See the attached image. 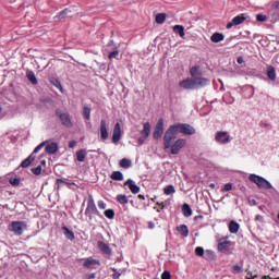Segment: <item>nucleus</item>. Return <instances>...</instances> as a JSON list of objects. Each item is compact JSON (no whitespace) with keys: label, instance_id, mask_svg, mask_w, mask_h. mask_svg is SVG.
<instances>
[{"label":"nucleus","instance_id":"1","mask_svg":"<svg viewBox=\"0 0 279 279\" xmlns=\"http://www.w3.org/2000/svg\"><path fill=\"white\" fill-rule=\"evenodd\" d=\"M178 134L193 136V134H195V128H193L191 124L170 125L163 136L165 149H169L171 147V144L173 143V141H175Z\"/></svg>","mask_w":279,"mask_h":279},{"label":"nucleus","instance_id":"2","mask_svg":"<svg viewBox=\"0 0 279 279\" xmlns=\"http://www.w3.org/2000/svg\"><path fill=\"white\" fill-rule=\"evenodd\" d=\"M45 147L46 154H49L50 156H53V154H58V143L52 142L51 140H47L41 142L35 149L34 154H38L40 149Z\"/></svg>","mask_w":279,"mask_h":279},{"label":"nucleus","instance_id":"3","mask_svg":"<svg viewBox=\"0 0 279 279\" xmlns=\"http://www.w3.org/2000/svg\"><path fill=\"white\" fill-rule=\"evenodd\" d=\"M248 180L250 182H253V184H256L258 189H265L266 191L274 189V185H271L267 179L258 174H250Z\"/></svg>","mask_w":279,"mask_h":279},{"label":"nucleus","instance_id":"4","mask_svg":"<svg viewBox=\"0 0 279 279\" xmlns=\"http://www.w3.org/2000/svg\"><path fill=\"white\" fill-rule=\"evenodd\" d=\"M215 142L217 145H230L232 143V135L228 131H217L215 133Z\"/></svg>","mask_w":279,"mask_h":279},{"label":"nucleus","instance_id":"5","mask_svg":"<svg viewBox=\"0 0 279 279\" xmlns=\"http://www.w3.org/2000/svg\"><path fill=\"white\" fill-rule=\"evenodd\" d=\"M140 138L137 140L138 145H144L145 141L149 138V134H151V124L149 122L144 123V128L140 131Z\"/></svg>","mask_w":279,"mask_h":279},{"label":"nucleus","instance_id":"6","mask_svg":"<svg viewBox=\"0 0 279 279\" xmlns=\"http://www.w3.org/2000/svg\"><path fill=\"white\" fill-rule=\"evenodd\" d=\"M9 230H11V232H14V234L21 235L23 234L24 230H27V223L23 221H13L9 227Z\"/></svg>","mask_w":279,"mask_h":279},{"label":"nucleus","instance_id":"7","mask_svg":"<svg viewBox=\"0 0 279 279\" xmlns=\"http://www.w3.org/2000/svg\"><path fill=\"white\" fill-rule=\"evenodd\" d=\"M268 14H270L272 19V23H276V21H279V1L272 2L268 8Z\"/></svg>","mask_w":279,"mask_h":279},{"label":"nucleus","instance_id":"8","mask_svg":"<svg viewBox=\"0 0 279 279\" xmlns=\"http://www.w3.org/2000/svg\"><path fill=\"white\" fill-rule=\"evenodd\" d=\"M85 215H87V217H90V215H99V210L97 209V205H95V199L93 198V196H89L87 201Z\"/></svg>","mask_w":279,"mask_h":279},{"label":"nucleus","instance_id":"9","mask_svg":"<svg viewBox=\"0 0 279 279\" xmlns=\"http://www.w3.org/2000/svg\"><path fill=\"white\" fill-rule=\"evenodd\" d=\"M56 114L65 128H71L73 125V121H71V116L69 113L57 110Z\"/></svg>","mask_w":279,"mask_h":279},{"label":"nucleus","instance_id":"10","mask_svg":"<svg viewBox=\"0 0 279 279\" xmlns=\"http://www.w3.org/2000/svg\"><path fill=\"white\" fill-rule=\"evenodd\" d=\"M165 133V120L159 119L154 131V138L158 141V138H162V134Z\"/></svg>","mask_w":279,"mask_h":279},{"label":"nucleus","instance_id":"11","mask_svg":"<svg viewBox=\"0 0 279 279\" xmlns=\"http://www.w3.org/2000/svg\"><path fill=\"white\" fill-rule=\"evenodd\" d=\"M186 147V140L184 138H179L174 142V144L171 146V154L173 156H177V154H180V150Z\"/></svg>","mask_w":279,"mask_h":279},{"label":"nucleus","instance_id":"12","mask_svg":"<svg viewBox=\"0 0 279 279\" xmlns=\"http://www.w3.org/2000/svg\"><path fill=\"white\" fill-rule=\"evenodd\" d=\"M99 134L101 141H108V136H110V133L108 132V122L105 119L100 121Z\"/></svg>","mask_w":279,"mask_h":279},{"label":"nucleus","instance_id":"13","mask_svg":"<svg viewBox=\"0 0 279 279\" xmlns=\"http://www.w3.org/2000/svg\"><path fill=\"white\" fill-rule=\"evenodd\" d=\"M119 141H121V123L117 122L113 128L112 143L119 145Z\"/></svg>","mask_w":279,"mask_h":279},{"label":"nucleus","instance_id":"14","mask_svg":"<svg viewBox=\"0 0 279 279\" xmlns=\"http://www.w3.org/2000/svg\"><path fill=\"white\" fill-rule=\"evenodd\" d=\"M180 86L185 90H195V78H185L180 82Z\"/></svg>","mask_w":279,"mask_h":279},{"label":"nucleus","instance_id":"15","mask_svg":"<svg viewBox=\"0 0 279 279\" xmlns=\"http://www.w3.org/2000/svg\"><path fill=\"white\" fill-rule=\"evenodd\" d=\"M244 22H245V15L240 14L233 17L232 21L227 24V29H232V27H236V25H241V23H244Z\"/></svg>","mask_w":279,"mask_h":279},{"label":"nucleus","instance_id":"16","mask_svg":"<svg viewBox=\"0 0 279 279\" xmlns=\"http://www.w3.org/2000/svg\"><path fill=\"white\" fill-rule=\"evenodd\" d=\"M195 88H204V86H208L210 81L206 77L198 76L194 78Z\"/></svg>","mask_w":279,"mask_h":279},{"label":"nucleus","instance_id":"17","mask_svg":"<svg viewBox=\"0 0 279 279\" xmlns=\"http://www.w3.org/2000/svg\"><path fill=\"white\" fill-rule=\"evenodd\" d=\"M101 265V262L99 259H95L93 257H88L85 259L83 266L86 267L87 269H93L95 266Z\"/></svg>","mask_w":279,"mask_h":279},{"label":"nucleus","instance_id":"18","mask_svg":"<svg viewBox=\"0 0 279 279\" xmlns=\"http://www.w3.org/2000/svg\"><path fill=\"white\" fill-rule=\"evenodd\" d=\"M125 186H129L131 193H133L134 195L141 193V187L136 185V183L132 179H129L125 182Z\"/></svg>","mask_w":279,"mask_h":279},{"label":"nucleus","instance_id":"19","mask_svg":"<svg viewBox=\"0 0 279 279\" xmlns=\"http://www.w3.org/2000/svg\"><path fill=\"white\" fill-rule=\"evenodd\" d=\"M36 154L37 153L33 151L25 160L22 161L21 167H23V169H27V167L36 160Z\"/></svg>","mask_w":279,"mask_h":279},{"label":"nucleus","instance_id":"20","mask_svg":"<svg viewBox=\"0 0 279 279\" xmlns=\"http://www.w3.org/2000/svg\"><path fill=\"white\" fill-rule=\"evenodd\" d=\"M203 258H205V260H208V263H215V260H217V255L215 254V252L207 250L205 251V255H203Z\"/></svg>","mask_w":279,"mask_h":279},{"label":"nucleus","instance_id":"21","mask_svg":"<svg viewBox=\"0 0 279 279\" xmlns=\"http://www.w3.org/2000/svg\"><path fill=\"white\" fill-rule=\"evenodd\" d=\"M26 77H27L28 82H31V84H33L34 86H36V84H38V78H36V74L34 73V71L28 70L26 72Z\"/></svg>","mask_w":279,"mask_h":279},{"label":"nucleus","instance_id":"22","mask_svg":"<svg viewBox=\"0 0 279 279\" xmlns=\"http://www.w3.org/2000/svg\"><path fill=\"white\" fill-rule=\"evenodd\" d=\"M190 74L192 76V80H196L197 77H201L202 75V69L199 66H193L190 70Z\"/></svg>","mask_w":279,"mask_h":279},{"label":"nucleus","instance_id":"23","mask_svg":"<svg viewBox=\"0 0 279 279\" xmlns=\"http://www.w3.org/2000/svg\"><path fill=\"white\" fill-rule=\"evenodd\" d=\"M62 232H63L65 239H69L70 241H73V239H75V233H73V231L70 230L69 228L63 227Z\"/></svg>","mask_w":279,"mask_h":279},{"label":"nucleus","instance_id":"24","mask_svg":"<svg viewBox=\"0 0 279 279\" xmlns=\"http://www.w3.org/2000/svg\"><path fill=\"white\" fill-rule=\"evenodd\" d=\"M226 36L221 33H214L210 37L211 43H221Z\"/></svg>","mask_w":279,"mask_h":279},{"label":"nucleus","instance_id":"25","mask_svg":"<svg viewBox=\"0 0 279 279\" xmlns=\"http://www.w3.org/2000/svg\"><path fill=\"white\" fill-rule=\"evenodd\" d=\"M239 228H241V226L236 221H231L229 223V232H231V234H236Z\"/></svg>","mask_w":279,"mask_h":279},{"label":"nucleus","instance_id":"26","mask_svg":"<svg viewBox=\"0 0 279 279\" xmlns=\"http://www.w3.org/2000/svg\"><path fill=\"white\" fill-rule=\"evenodd\" d=\"M173 33L179 34V36L181 38H184V36H186V34L184 33V26H182V25H174Z\"/></svg>","mask_w":279,"mask_h":279},{"label":"nucleus","instance_id":"27","mask_svg":"<svg viewBox=\"0 0 279 279\" xmlns=\"http://www.w3.org/2000/svg\"><path fill=\"white\" fill-rule=\"evenodd\" d=\"M76 160L78 162H84V160H86V149H81L76 151Z\"/></svg>","mask_w":279,"mask_h":279},{"label":"nucleus","instance_id":"28","mask_svg":"<svg viewBox=\"0 0 279 279\" xmlns=\"http://www.w3.org/2000/svg\"><path fill=\"white\" fill-rule=\"evenodd\" d=\"M50 84H52V86H56V88L60 89L61 93H64V88L62 87V83H60V80L52 77L50 78Z\"/></svg>","mask_w":279,"mask_h":279},{"label":"nucleus","instance_id":"29","mask_svg":"<svg viewBox=\"0 0 279 279\" xmlns=\"http://www.w3.org/2000/svg\"><path fill=\"white\" fill-rule=\"evenodd\" d=\"M182 210L184 217H191L193 215V209H191V206H189V204H184Z\"/></svg>","mask_w":279,"mask_h":279},{"label":"nucleus","instance_id":"30","mask_svg":"<svg viewBox=\"0 0 279 279\" xmlns=\"http://www.w3.org/2000/svg\"><path fill=\"white\" fill-rule=\"evenodd\" d=\"M111 180H116L118 182H121L123 180V173L121 171H113L111 173Z\"/></svg>","mask_w":279,"mask_h":279},{"label":"nucleus","instance_id":"31","mask_svg":"<svg viewBox=\"0 0 279 279\" xmlns=\"http://www.w3.org/2000/svg\"><path fill=\"white\" fill-rule=\"evenodd\" d=\"M178 232H180V234H182V236H189V227H186L185 225H181L177 228Z\"/></svg>","mask_w":279,"mask_h":279},{"label":"nucleus","instance_id":"32","mask_svg":"<svg viewBox=\"0 0 279 279\" xmlns=\"http://www.w3.org/2000/svg\"><path fill=\"white\" fill-rule=\"evenodd\" d=\"M165 21H167V14H165V13H158V14L156 15V23H157L158 25H162V23H165Z\"/></svg>","mask_w":279,"mask_h":279},{"label":"nucleus","instance_id":"33","mask_svg":"<svg viewBox=\"0 0 279 279\" xmlns=\"http://www.w3.org/2000/svg\"><path fill=\"white\" fill-rule=\"evenodd\" d=\"M120 167H122V169H130V167H132V160H130L128 158H123L120 161Z\"/></svg>","mask_w":279,"mask_h":279},{"label":"nucleus","instance_id":"34","mask_svg":"<svg viewBox=\"0 0 279 279\" xmlns=\"http://www.w3.org/2000/svg\"><path fill=\"white\" fill-rule=\"evenodd\" d=\"M267 76L269 80H272V81L276 80V69L274 66H269L267 69Z\"/></svg>","mask_w":279,"mask_h":279},{"label":"nucleus","instance_id":"35","mask_svg":"<svg viewBox=\"0 0 279 279\" xmlns=\"http://www.w3.org/2000/svg\"><path fill=\"white\" fill-rule=\"evenodd\" d=\"M100 252H102V254H106L107 256H112V250L110 248V246L108 245H100Z\"/></svg>","mask_w":279,"mask_h":279},{"label":"nucleus","instance_id":"36","mask_svg":"<svg viewBox=\"0 0 279 279\" xmlns=\"http://www.w3.org/2000/svg\"><path fill=\"white\" fill-rule=\"evenodd\" d=\"M83 116L86 119V121H90V107L85 106L83 108Z\"/></svg>","mask_w":279,"mask_h":279},{"label":"nucleus","instance_id":"37","mask_svg":"<svg viewBox=\"0 0 279 279\" xmlns=\"http://www.w3.org/2000/svg\"><path fill=\"white\" fill-rule=\"evenodd\" d=\"M165 195H171L175 193V187L173 185H168L163 189Z\"/></svg>","mask_w":279,"mask_h":279},{"label":"nucleus","instance_id":"38","mask_svg":"<svg viewBox=\"0 0 279 279\" xmlns=\"http://www.w3.org/2000/svg\"><path fill=\"white\" fill-rule=\"evenodd\" d=\"M117 202H119V204H128L129 199L128 196L120 194L117 196Z\"/></svg>","mask_w":279,"mask_h":279},{"label":"nucleus","instance_id":"39","mask_svg":"<svg viewBox=\"0 0 279 279\" xmlns=\"http://www.w3.org/2000/svg\"><path fill=\"white\" fill-rule=\"evenodd\" d=\"M70 10L69 9H65L63 11H61L58 15H57V19H66V16H69L70 14Z\"/></svg>","mask_w":279,"mask_h":279},{"label":"nucleus","instance_id":"40","mask_svg":"<svg viewBox=\"0 0 279 279\" xmlns=\"http://www.w3.org/2000/svg\"><path fill=\"white\" fill-rule=\"evenodd\" d=\"M195 254H196V256L204 257V255L206 254V251H204V247L198 246V247L195 248Z\"/></svg>","mask_w":279,"mask_h":279},{"label":"nucleus","instance_id":"41","mask_svg":"<svg viewBox=\"0 0 279 279\" xmlns=\"http://www.w3.org/2000/svg\"><path fill=\"white\" fill-rule=\"evenodd\" d=\"M9 182L11 186H19V184H21V180L19 178H11Z\"/></svg>","mask_w":279,"mask_h":279},{"label":"nucleus","instance_id":"42","mask_svg":"<svg viewBox=\"0 0 279 279\" xmlns=\"http://www.w3.org/2000/svg\"><path fill=\"white\" fill-rule=\"evenodd\" d=\"M105 217H107V219H114V211L112 209L105 210Z\"/></svg>","mask_w":279,"mask_h":279},{"label":"nucleus","instance_id":"43","mask_svg":"<svg viewBox=\"0 0 279 279\" xmlns=\"http://www.w3.org/2000/svg\"><path fill=\"white\" fill-rule=\"evenodd\" d=\"M32 173H34V175H40L43 173V166H38L36 168H33Z\"/></svg>","mask_w":279,"mask_h":279},{"label":"nucleus","instance_id":"44","mask_svg":"<svg viewBox=\"0 0 279 279\" xmlns=\"http://www.w3.org/2000/svg\"><path fill=\"white\" fill-rule=\"evenodd\" d=\"M57 184H66L68 186H73L75 183L73 181H64L62 179H57Z\"/></svg>","mask_w":279,"mask_h":279},{"label":"nucleus","instance_id":"45","mask_svg":"<svg viewBox=\"0 0 279 279\" xmlns=\"http://www.w3.org/2000/svg\"><path fill=\"white\" fill-rule=\"evenodd\" d=\"M241 271H243V268H241V266H239V265H233V267H232V274H241Z\"/></svg>","mask_w":279,"mask_h":279},{"label":"nucleus","instance_id":"46","mask_svg":"<svg viewBox=\"0 0 279 279\" xmlns=\"http://www.w3.org/2000/svg\"><path fill=\"white\" fill-rule=\"evenodd\" d=\"M256 20L259 23H265V21H267V15H265V14H257Z\"/></svg>","mask_w":279,"mask_h":279},{"label":"nucleus","instance_id":"47","mask_svg":"<svg viewBox=\"0 0 279 279\" xmlns=\"http://www.w3.org/2000/svg\"><path fill=\"white\" fill-rule=\"evenodd\" d=\"M161 279H171V272L169 270H166L161 274Z\"/></svg>","mask_w":279,"mask_h":279},{"label":"nucleus","instance_id":"48","mask_svg":"<svg viewBox=\"0 0 279 279\" xmlns=\"http://www.w3.org/2000/svg\"><path fill=\"white\" fill-rule=\"evenodd\" d=\"M118 57H119V50H114L109 53V60H113V58H118Z\"/></svg>","mask_w":279,"mask_h":279},{"label":"nucleus","instance_id":"49","mask_svg":"<svg viewBox=\"0 0 279 279\" xmlns=\"http://www.w3.org/2000/svg\"><path fill=\"white\" fill-rule=\"evenodd\" d=\"M98 208H100V210H106L107 205L104 201H98Z\"/></svg>","mask_w":279,"mask_h":279},{"label":"nucleus","instance_id":"50","mask_svg":"<svg viewBox=\"0 0 279 279\" xmlns=\"http://www.w3.org/2000/svg\"><path fill=\"white\" fill-rule=\"evenodd\" d=\"M228 245H218V250H219V252H228Z\"/></svg>","mask_w":279,"mask_h":279},{"label":"nucleus","instance_id":"51","mask_svg":"<svg viewBox=\"0 0 279 279\" xmlns=\"http://www.w3.org/2000/svg\"><path fill=\"white\" fill-rule=\"evenodd\" d=\"M112 271L114 272V274H113V279H119V278H121V274H120V272H117V269H116V268H112Z\"/></svg>","mask_w":279,"mask_h":279},{"label":"nucleus","instance_id":"52","mask_svg":"<svg viewBox=\"0 0 279 279\" xmlns=\"http://www.w3.org/2000/svg\"><path fill=\"white\" fill-rule=\"evenodd\" d=\"M258 278V275H253L252 272H248L246 276V279H256Z\"/></svg>","mask_w":279,"mask_h":279},{"label":"nucleus","instance_id":"53","mask_svg":"<svg viewBox=\"0 0 279 279\" xmlns=\"http://www.w3.org/2000/svg\"><path fill=\"white\" fill-rule=\"evenodd\" d=\"M225 191H232V184L231 183H227L225 185Z\"/></svg>","mask_w":279,"mask_h":279},{"label":"nucleus","instance_id":"54","mask_svg":"<svg viewBox=\"0 0 279 279\" xmlns=\"http://www.w3.org/2000/svg\"><path fill=\"white\" fill-rule=\"evenodd\" d=\"M75 145H77V143H76L75 141L69 142V147H70L71 149H73V147H75Z\"/></svg>","mask_w":279,"mask_h":279},{"label":"nucleus","instance_id":"55","mask_svg":"<svg viewBox=\"0 0 279 279\" xmlns=\"http://www.w3.org/2000/svg\"><path fill=\"white\" fill-rule=\"evenodd\" d=\"M236 62H238V64H243V62H244L243 57H239L236 59Z\"/></svg>","mask_w":279,"mask_h":279},{"label":"nucleus","instance_id":"56","mask_svg":"<svg viewBox=\"0 0 279 279\" xmlns=\"http://www.w3.org/2000/svg\"><path fill=\"white\" fill-rule=\"evenodd\" d=\"M86 278L87 279H95V274H88V275H86Z\"/></svg>","mask_w":279,"mask_h":279},{"label":"nucleus","instance_id":"57","mask_svg":"<svg viewBox=\"0 0 279 279\" xmlns=\"http://www.w3.org/2000/svg\"><path fill=\"white\" fill-rule=\"evenodd\" d=\"M148 228H149L150 230H154V228H155L154 222H149V223H148Z\"/></svg>","mask_w":279,"mask_h":279},{"label":"nucleus","instance_id":"58","mask_svg":"<svg viewBox=\"0 0 279 279\" xmlns=\"http://www.w3.org/2000/svg\"><path fill=\"white\" fill-rule=\"evenodd\" d=\"M199 219H204V216H195V217H194V221H197V220H199Z\"/></svg>","mask_w":279,"mask_h":279},{"label":"nucleus","instance_id":"59","mask_svg":"<svg viewBox=\"0 0 279 279\" xmlns=\"http://www.w3.org/2000/svg\"><path fill=\"white\" fill-rule=\"evenodd\" d=\"M159 206H161V208H165V203H157Z\"/></svg>","mask_w":279,"mask_h":279},{"label":"nucleus","instance_id":"60","mask_svg":"<svg viewBox=\"0 0 279 279\" xmlns=\"http://www.w3.org/2000/svg\"><path fill=\"white\" fill-rule=\"evenodd\" d=\"M140 199H145L144 195H138Z\"/></svg>","mask_w":279,"mask_h":279},{"label":"nucleus","instance_id":"61","mask_svg":"<svg viewBox=\"0 0 279 279\" xmlns=\"http://www.w3.org/2000/svg\"><path fill=\"white\" fill-rule=\"evenodd\" d=\"M41 165H47V161L46 160H41Z\"/></svg>","mask_w":279,"mask_h":279},{"label":"nucleus","instance_id":"62","mask_svg":"<svg viewBox=\"0 0 279 279\" xmlns=\"http://www.w3.org/2000/svg\"><path fill=\"white\" fill-rule=\"evenodd\" d=\"M210 189H215V183H211V184H210Z\"/></svg>","mask_w":279,"mask_h":279},{"label":"nucleus","instance_id":"63","mask_svg":"<svg viewBox=\"0 0 279 279\" xmlns=\"http://www.w3.org/2000/svg\"><path fill=\"white\" fill-rule=\"evenodd\" d=\"M219 245H226V242H221V243H219Z\"/></svg>","mask_w":279,"mask_h":279},{"label":"nucleus","instance_id":"64","mask_svg":"<svg viewBox=\"0 0 279 279\" xmlns=\"http://www.w3.org/2000/svg\"><path fill=\"white\" fill-rule=\"evenodd\" d=\"M256 219H263V217H260V216H257V217H256Z\"/></svg>","mask_w":279,"mask_h":279}]
</instances>
